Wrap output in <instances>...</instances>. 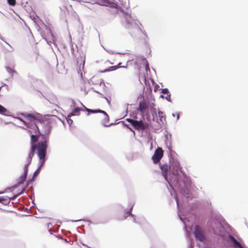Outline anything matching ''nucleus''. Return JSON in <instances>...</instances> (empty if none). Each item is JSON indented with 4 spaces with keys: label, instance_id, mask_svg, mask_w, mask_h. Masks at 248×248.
Wrapping results in <instances>:
<instances>
[{
    "label": "nucleus",
    "instance_id": "3",
    "mask_svg": "<svg viewBox=\"0 0 248 248\" xmlns=\"http://www.w3.org/2000/svg\"><path fill=\"white\" fill-rule=\"evenodd\" d=\"M126 121L130 123L133 127L137 130H143L149 128V124L142 120L137 121L127 118Z\"/></svg>",
    "mask_w": 248,
    "mask_h": 248
},
{
    "label": "nucleus",
    "instance_id": "5",
    "mask_svg": "<svg viewBox=\"0 0 248 248\" xmlns=\"http://www.w3.org/2000/svg\"><path fill=\"white\" fill-rule=\"evenodd\" d=\"M163 156V150L160 147H158L152 156V159L155 164L158 163Z\"/></svg>",
    "mask_w": 248,
    "mask_h": 248
},
{
    "label": "nucleus",
    "instance_id": "24",
    "mask_svg": "<svg viewBox=\"0 0 248 248\" xmlns=\"http://www.w3.org/2000/svg\"><path fill=\"white\" fill-rule=\"evenodd\" d=\"M179 115H177V118L178 119H179Z\"/></svg>",
    "mask_w": 248,
    "mask_h": 248
},
{
    "label": "nucleus",
    "instance_id": "21",
    "mask_svg": "<svg viewBox=\"0 0 248 248\" xmlns=\"http://www.w3.org/2000/svg\"><path fill=\"white\" fill-rule=\"evenodd\" d=\"M91 9H94L95 8L96 6H98V4H97V3H94V4H91Z\"/></svg>",
    "mask_w": 248,
    "mask_h": 248
},
{
    "label": "nucleus",
    "instance_id": "1",
    "mask_svg": "<svg viewBox=\"0 0 248 248\" xmlns=\"http://www.w3.org/2000/svg\"><path fill=\"white\" fill-rule=\"evenodd\" d=\"M20 115L23 116L24 119L19 117L17 119L24 123L28 128L29 132L31 134V149L27 158V164L24 168V174L20 177L21 181L19 185L23 184L26 180L28 172V166L31 162L35 150H37V154L40 159V165L34 172L33 177H35L39 173L40 168L44 163L46 154L48 136L46 134H48V131H45V134H42L39 127L40 125H46L47 128L49 127V123L47 121L43 120L37 115L21 113Z\"/></svg>",
    "mask_w": 248,
    "mask_h": 248
},
{
    "label": "nucleus",
    "instance_id": "9",
    "mask_svg": "<svg viewBox=\"0 0 248 248\" xmlns=\"http://www.w3.org/2000/svg\"><path fill=\"white\" fill-rule=\"evenodd\" d=\"M160 168L162 171V174L163 176L164 177L165 180H167L168 171L170 169V166H169L167 164H165L160 166Z\"/></svg>",
    "mask_w": 248,
    "mask_h": 248
},
{
    "label": "nucleus",
    "instance_id": "4",
    "mask_svg": "<svg viewBox=\"0 0 248 248\" xmlns=\"http://www.w3.org/2000/svg\"><path fill=\"white\" fill-rule=\"evenodd\" d=\"M120 0H100L98 4L100 5L109 6L116 9L122 8V4L120 3Z\"/></svg>",
    "mask_w": 248,
    "mask_h": 248
},
{
    "label": "nucleus",
    "instance_id": "20",
    "mask_svg": "<svg viewBox=\"0 0 248 248\" xmlns=\"http://www.w3.org/2000/svg\"><path fill=\"white\" fill-rule=\"evenodd\" d=\"M161 93L163 94H168L169 93V91L167 89H163L162 90Z\"/></svg>",
    "mask_w": 248,
    "mask_h": 248
},
{
    "label": "nucleus",
    "instance_id": "23",
    "mask_svg": "<svg viewBox=\"0 0 248 248\" xmlns=\"http://www.w3.org/2000/svg\"><path fill=\"white\" fill-rule=\"evenodd\" d=\"M127 214H128V215H130V212H128L127 213Z\"/></svg>",
    "mask_w": 248,
    "mask_h": 248
},
{
    "label": "nucleus",
    "instance_id": "8",
    "mask_svg": "<svg viewBox=\"0 0 248 248\" xmlns=\"http://www.w3.org/2000/svg\"><path fill=\"white\" fill-rule=\"evenodd\" d=\"M194 234L196 239L200 241H203L205 239L203 232L198 226H196Z\"/></svg>",
    "mask_w": 248,
    "mask_h": 248
},
{
    "label": "nucleus",
    "instance_id": "11",
    "mask_svg": "<svg viewBox=\"0 0 248 248\" xmlns=\"http://www.w3.org/2000/svg\"><path fill=\"white\" fill-rule=\"evenodd\" d=\"M84 108H85V110L86 111H87V112H90V113H98V112L102 113H103V114H104L105 115V119H109L108 115L104 110H100V109H95V110L91 109L88 108H87L85 107H84Z\"/></svg>",
    "mask_w": 248,
    "mask_h": 248
},
{
    "label": "nucleus",
    "instance_id": "14",
    "mask_svg": "<svg viewBox=\"0 0 248 248\" xmlns=\"http://www.w3.org/2000/svg\"><path fill=\"white\" fill-rule=\"evenodd\" d=\"M158 117L161 122L165 120V117L163 116V113L161 111L158 112Z\"/></svg>",
    "mask_w": 248,
    "mask_h": 248
},
{
    "label": "nucleus",
    "instance_id": "6",
    "mask_svg": "<svg viewBox=\"0 0 248 248\" xmlns=\"http://www.w3.org/2000/svg\"><path fill=\"white\" fill-rule=\"evenodd\" d=\"M25 190V189H23L22 191L19 193L18 194L14 195L12 197H8V196H1L0 197V202H1L4 205L8 204L11 200H13L15 199L18 195L21 194L23 191Z\"/></svg>",
    "mask_w": 248,
    "mask_h": 248
},
{
    "label": "nucleus",
    "instance_id": "19",
    "mask_svg": "<svg viewBox=\"0 0 248 248\" xmlns=\"http://www.w3.org/2000/svg\"><path fill=\"white\" fill-rule=\"evenodd\" d=\"M6 69L7 72L12 74V75H13L14 73L15 72V71L13 69L9 67H7Z\"/></svg>",
    "mask_w": 248,
    "mask_h": 248
},
{
    "label": "nucleus",
    "instance_id": "16",
    "mask_svg": "<svg viewBox=\"0 0 248 248\" xmlns=\"http://www.w3.org/2000/svg\"><path fill=\"white\" fill-rule=\"evenodd\" d=\"M8 3L11 6H14L16 4V0H7Z\"/></svg>",
    "mask_w": 248,
    "mask_h": 248
},
{
    "label": "nucleus",
    "instance_id": "18",
    "mask_svg": "<svg viewBox=\"0 0 248 248\" xmlns=\"http://www.w3.org/2000/svg\"><path fill=\"white\" fill-rule=\"evenodd\" d=\"M121 64V62H119L118 63L117 65L113 66L110 67V69L111 70H114L118 68V67H121L120 65ZM123 67H125V66H122Z\"/></svg>",
    "mask_w": 248,
    "mask_h": 248
},
{
    "label": "nucleus",
    "instance_id": "13",
    "mask_svg": "<svg viewBox=\"0 0 248 248\" xmlns=\"http://www.w3.org/2000/svg\"><path fill=\"white\" fill-rule=\"evenodd\" d=\"M80 109L79 108H75L70 113V116L79 115Z\"/></svg>",
    "mask_w": 248,
    "mask_h": 248
},
{
    "label": "nucleus",
    "instance_id": "7",
    "mask_svg": "<svg viewBox=\"0 0 248 248\" xmlns=\"http://www.w3.org/2000/svg\"><path fill=\"white\" fill-rule=\"evenodd\" d=\"M170 169L173 175L178 174L180 170L179 163L177 161H173L170 166Z\"/></svg>",
    "mask_w": 248,
    "mask_h": 248
},
{
    "label": "nucleus",
    "instance_id": "12",
    "mask_svg": "<svg viewBox=\"0 0 248 248\" xmlns=\"http://www.w3.org/2000/svg\"><path fill=\"white\" fill-rule=\"evenodd\" d=\"M85 63V57L83 56H80L77 59V63L79 64L80 65L82 64L83 66L84 65Z\"/></svg>",
    "mask_w": 248,
    "mask_h": 248
},
{
    "label": "nucleus",
    "instance_id": "15",
    "mask_svg": "<svg viewBox=\"0 0 248 248\" xmlns=\"http://www.w3.org/2000/svg\"><path fill=\"white\" fill-rule=\"evenodd\" d=\"M6 111L7 109L2 106L0 105V113L1 114H4Z\"/></svg>",
    "mask_w": 248,
    "mask_h": 248
},
{
    "label": "nucleus",
    "instance_id": "22",
    "mask_svg": "<svg viewBox=\"0 0 248 248\" xmlns=\"http://www.w3.org/2000/svg\"><path fill=\"white\" fill-rule=\"evenodd\" d=\"M170 98V95H168V96H167V97H166V99H167V100H169V99H168V98Z\"/></svg>",
    "mask_w": 248,
    "mask_h": 248
},
{
    "label": "nucleus",
    "instance_id": "10",
    "mask_svg": "<svg viewBox=\"0 0 248 248\" xmlns=\"http://www.w3.org/2000/svg\"><path fill=\"white\" fill-rule=\"evenodd\" d=\"M139 110L142 114L147 113L148 112V107L144 101H140L139 103Z\"/></svg>",
    "mask_w": 248,
    "mask_h": 248
},
{
    "label": "nucleus",
    "instance_id": "2",
    "mask_svg": "<svg viewBox=\"0 0 248 248\" xmlns=\"http://www.w3.org/2000/svg\"><path fill=\"white\" fill-rule=\"evenodd\" d=\"M122 23L125 28L129 30V33L132 35L140 34L142 32L139 25V22L133 19L130 14L126 13L124 15L122 19Z\"/></svg>",
    "mask_w": 248,
    "mask_h": 248
},
{
    "label": "nucleus",
    "instance_id": "17",
    "mask_svg": "<svg viewBox=\"0 0 248 248\" xmlns=\"http://www.w3.org/2000/svg\"><path fill=\"white\" fill-rule=\"evenodd\" d=\"M155 104L154 103H152L149 104V107L151 109V112L155 111Z\"/></svg>",
    "mask_w": 248,
    "mask_h": 248
}]
</instances>
